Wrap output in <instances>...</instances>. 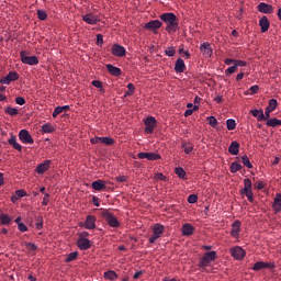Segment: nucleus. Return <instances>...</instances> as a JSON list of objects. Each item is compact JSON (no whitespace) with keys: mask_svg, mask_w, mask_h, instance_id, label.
<instances>
[{"mask_svg":"<svg viewBox=\"0 0 281 281\" xmlns=\"http://www.w3.org/2000/svg\"><path fill=\"white\" fill-rule=\"evenodd\" d=\"M229 254L234 257L235 260H243L246 255L245 249H243L240 246L231 248Z\"/></svg>","mask_w":281,"mask_h":281,"instance_id":"1a4fd4ad","label":"nucleus"},{"mask_svg":"<svg viewBox=\"0 0 281 281\" xmlns=\"http://www.w3.org/2000/svg\"><path fill=\"white\" fill-rule=\"evenodd\" d=\"M155 180L156 181H168V178L166 176H164V173L159 172L155 175Z\"/></svg>","mask_w":281,"mask_h":281,"instance_id":"3c124183","label":"nucleus"},{"mask_svg":"<svg viewBox=\"0 0 281 281\" xmlns=\"http://www.w3.org/2000/svg\"><path fill=\"white\" fill-rule=\"evenodd\" d=\"M258 10L262 13V14H271V12H273V7L271 4H267L265 2H260L258 4Z\"/></svg>","mask_w":281,"mask_h":281,"instance_id":"6ab92c4d","label":"nucleus"},{"mask_svg":"<svg viewBox=\"0 0 281 281\" xmlns=\"http://www.w3.org/2000/svg\"><path fill=\"white\" fill-rule=\"evenodd\" d=\"M49 203V193H44L42 205H47Z\"/></svg>","mask_w":281,"mask_h":281,"instance_id":"680f3d73","label":"nucleus"},{"mask_svg":"<svg viewBox=\"0 0 281 281\" xmlns=\"http://www.w3.org/2000/svg\"><path fill=\"white\" fill-rule=\"evenodd\" d=\"M228 153L231 155H238V153H240V144L236 140L232 142L228 147Z\"/></svg>","mask_w":281,"mask_h":281,"instance_id":"393cba45","label":"nucleus"},{"mask_svg":"<svg viewBox=\"0 0 281 281\" xmlns=\"http://www.w3.org/2000/svg\"><path fill=\"white\" fill-rule=\"evenodd\" d=\"M92 86L95 87V89H100L101 91H103V89H102V81L93 80L92 81Z\"/></svg>","mask_w":281,"mask_h":281,"instance_id":"13d9d810","label":"nucleus"},{"mask_svg":"<svg viewBox=\"0 0 281 281\" xmlns=\"http://www.w3.org/2000/svg\"><path fill=\"white\" fill-rule=\"evenodd\" d=\"M100 142H102V137H93L90 139L91 144H100Z\"/></svg>","mask_w":281,"mask_h":281,"instance_id":"69168bd1","label":"nucleus"},{"mask_svg":"<svg viewBox=\"0 0 281 281\" xmlns=\"http://www.w3.org/2000/svg\"><path fill=\"white\" fill-rule=\"evenodd\" d=\"M227 131H235L236 130V121L234 119H228L226 121Z\"/></svg>","mask_w":281,"mask_h":281,"instance_id":"c9c22d12","label":"nucleus"},{"mask_svg":"<svg viewBox=\"0 0 281 281\" xmlns=\"http://www.w3.org/2000/svg\"><path fill=\"white\" fill-rule=\"evenodd\" d=\"M200 52L203 54V56L205 58H212V46L210 45V43L204 42L203 44L200 45Z\"/></svg>","mask_w":281,"mask_h":281,"instance_id":"ddd939ff","label":"nucleus"},{"mask_svg":"<svg viewBox=\"0 0 281 281\" xmlns=\"http://www.w3.org/2000/svg\"><path fill=\"white\" fill-rule=\"evenodd\" d=\"M267 126H270V128H276V126H281V120H278L276 117L269 119L266 122Z\"/></svg>","mask_w":281,"mask_h":281,"instance_id":"473e14b6","label":"nucleus"},{"mask_svg":"<svg viewBox=\"0 0 281 281\" xmlns=\"http://www.w3.org/2000/svg\"><path fill=\"white\" fill-rule=\"evenodd\" d=\"M234 65H235L237 68H238V67H247V61L235 59Z\"/></svg>","mask_w":281,"mask_h":281,"instance_id":"4d7b16f0","label":"nucleus"},{"mask_svg":"<svg viewBox=\"0 0 281 281\" xmlns=\"http://www.w3.org/2000/svg\"><path fill=\"white\" fill-rule=\"evenodd\" d=\"M18 229H20L21 232H27V225L23 223H19Z\"/></svg>","mask_w":281,"mask_h":281,"instance_id":"0e129e2a","label":"nucleus"},{"mask_svg":"<svg viewBox=\"0 0 281 281\" xmlns=\"http://www.w3.org/2000/svg\"><path fill=\"white\" fill-rule=\"evenodd\" d=\"M238 68L236 67V64H234L233 66L228 67L226 70H225V74L227 76V74L232 75V74H236V70Z\"/></svg>","mask_w":281,"mask_h":281,"instance_id":"5fc2aeb1","label":"nucleus"},{"mask_svg":"<svg viewBox=\"0 0 281 281\" xmlns=\"http://www.w3.org/2000/svg\"><path fill=\"white\" fill-rule=\"evenodd\" d=\"M137 157L138 159H147V161H157V159H161L159 154L144 151L138 153Z\"/></svg>","mask_w":281,"mask_h":281,"instance_id":"9d476101","label":"nucleus"},{"mask_svg":"<svg viewBox=\"0 0 281 281\" xmlns=\"http://www.w3.org/2000/svg\"><path fill=\"white\" fill-rule=\"evenodd\" d=\"M0 223L1 225H10L12 223V217H10L8 214H0Z\"/></svg>","mask_w":281,"mask_h":281,"instance_id":"f704fd0d","label":"nucleus"},{"mask_svg":"<svg viewBox=\"0 0 281 281\" xmlns=\"http://www.w3.org/2000/svg\"><path fill=\"white\" fill-rule=\"evenodd\" d=\"M101 144H105V146H113L115 140L112 137H101Z\"/></svg>","mask_w":281,"mask_h":281,"instance_id":"4c0bfd02","label":"nucleus"},{"mask_svg":"<svg viewBox=\"0 0 281 281\" xmlns=\"http://www.w3.org/2000/svg\"><path fill=\"white\" fill-rule=\"evenodd\" d=\"M115 181H117V183H126V181H128V176H117Z\"/></svg>","mask_w":281,"mask_h":281,"instance_id":"864d4df0","label":"nucleus"},{"mask_svg":"<svg viewBox=\"0 0 281 281\" xmlns=\"http://www.w3.org/2000/svg\"><path fill=\"white\" fill-rule=\"evenodd\" d=\"M182 148L186 155H190V153H192V150L194 149V147L190 143L182 144Z\"/></svg>","mask_w":281,"mask_h":281,"instance_id":"79ce46f5","label":"nucleus"},{"mask_svg":"<svg viewBox=\"0 0 281 281\" xmlns=\"http://www.w3.org/2000/svg\"><path fill=\"white\" fill-rule=\"evenodd\" d=\"M19 139L22 144H34V138H32V134L27 130H21L19 132Z\"/></svg>","mask_w":281,"mask_h":281,"instance_id":"0eeeda50","label":"nucleus"},{"mask_svg":"<svg viewBox=\"0 0 281 281\" xmlns=\"http://www.w3.org/2000/svg\"><path fill=\"white\" fill-rule=\"evenodd\" d=\"M85 229H95V216L88 215L83 224Z\"/></svg>","mask_w":281,"mask_h":281,"instance_id":"f3484780","label":"nucleus"},{"mask_svg":"<svg viewBox=\"0 0 281 281\" xmlns=\"http://www.w3.org/2000/svg\"><path fill=\"white\" fill-rule=\"evenodd\" d=\"M194 111H199V105H194L193 109H188L184 112V117H190Z\"/></svg>","mask_w":281,"mask_h":281,"instance_id":"de8ad7c7","label":"nucleus"},{"mask_svg":"<svg viewBox=\"0 0 281 281\" xmlns=\"http://www.w3.org/2000/svg\"><path fill=\"white\" fill-rule=\"evenodd\" d=\"M63 111H65V108L56 106L53 112V117H58V115H60V113H63Z\"/></svg>","mask_w":281,"mask_h":281,"instance_id":"603ef678","label":"nucleus"},{"mask_svg":"<svg viewBox=\"0 0 281 281\" xmlns=\"http://www.w3.org/2000/svg\"><path fill=\"white\" fill-rule=\"evenodd\" d=\"M82 21H85V23H88V25H98V23H100V18L98 15L88 13L82 15Z\"/></svg>","mask_w":281,"mask_h":281,"instance_id":"f8f14e48","label":"nucleus"},{"mask_svg":"<svg viewBox=\"0 0 281 281\" xmlns=\"http://www.w3.org/2000/svg\"><path fill=\"white\" fill-rule=\"evenodd\" d=\"M231 236L238 238L240 236V221H235L232 225Z\"/></svg>","mask_w":281,"mask_h":281,"instance_id":"aec40b11","label":"nucleus"},{"mask_svg":"<svg viewBox=\"0 0 281 281\" xmlns=\"http://www.w3.org/2000/svg\"><path fill=\"white\" fill-rule=\"evenodd\" d=\"M78 258V251L70 252L67 258L66 262H74Z\"/></svg>","mask_w":281,"mask_h":281,"instance_id":"49530a36","label":"nucleus"},{"mask_svg":"<svg viewBox=\"0 0 281 281\" xmlns=\"http://www.w3.org/2000/svg\"><path fill=\"white\" fill-rule=\"evenodd\" d=\"M4 113L7 115H10L11 117H14V115H19V109L12 108V106H5Z\"/></svg>","mask_w":281,"mask_h":281,"instance_id":"72a5a7b5","label":"nucleus"},{"mask_svg":"<svg viewBox=\"0 0 281 281\" xmlns=\"http://www.w3.org/2000/svg\"><path fill=\"white\" fill-rule=\"evenodd\" d=\"M78 248L81 249V251H85L91 247V240L80 237L77 241Z\"/></svg>","mask_w":281,"mask_h":281,"instance_id":"dca6fc26","label":"nucleus"},{"mask_svg":"<svg viewBox=\"0 0 281 281\" xmlns=\"http://www.w3.org/2000/svg\"><path fill=\"white\" fill-rule=\"evenodd\" d=\"M252 117H257L258 122H265V111L262 109H254L250 111Z\"/></svg>","mask_w":281,"mask_h":281,"instance_id":"b1692460","label":"nucleus"},{"mask_svg":"<svg viewBox=\"0 0 281 281\" xmlns=\"http://www.w3.org/2000/svg\"><path fill=\"white\" fill-rule=\"evenodd\" d=\"M145 133H148L151 135V133H155V128H157V119L154 116H148L145 121Z\"/></svg>","mask_w":281,"mask_h":281,"instance_id":"20e7f679","label":"nucleus"},{"mask_svg":"<svg viewBox=\"0 0 281 281\" xmlns=\"http://www.w3.org/2000/svg\"><path fill=\"white\" fill-rule=\"evenodd\" d=\"M175 71H176L177 74H183V71H186V63L183 61V59L178 58V59L176 60Z\"/></svg>","mask_w":281,"mask_h":281,"instance_id":"5701e85b","label":"nucleus"},{"mask_svg":"<svg viewBox=\"0 0 281 281\" xmlns=\"http://www.w3.org/2000/svg\"><path fill=\"white\" fill-rule=\"evenodd\" d=\"M271 267V263L265 262V261H258L254 265L252 271H260L261 269H269Z\"/></svg>","mask_w":281,"mask_h":281,"instance_id":"cd10ccee","label":"nucleus"},{"mask_svg":"<svg viewBox=\"0 0 281 281\" xmlns=\"http://www.w3.org/2000/svg\"><path fill=\"white\" fill-rule=\"evenodd\" d=\"M15 80H19V74L11 71L4 78L0 79V85H10V82H14Z\"/></svg>","mask_w":281,"mask_h":281,"instance_id":"9b49d317","label":"nucleus"},{"mask_svg":"<svg viewBox=\"0 0 281 281\" xmlns=\"http://www.w3.org/2000/svg\"><path fill=\"white\" fill-rule=\"evenodd\" d=\"M161 25V21L159 20L149 21L145 24V30H151V32H155V30H159Z\"/></svg>","mask_w":281,"mask_h":281,"instance_id":"a211bd4d","label":"nucleus"},{"mask_svg":"<svg viewBox=\"0 0 281 281\" xmlns=\"http://www.w3.org/2000/svg\"><path fill=\"white\" fill-rule=\"evenodd\" d=\"M272 209L278 214L281 212V193H278L273 200Z\"/></svg>","mask_w":281,"mask_h":281,"instance_id":"a878e982","label":"nucleus"},{"mask_svg":"<svg viewBox=\"0 0 281 281\" xmlns=\"http://www.w3.org/2000/svg\"><path fill=\"white\" fill-rule=\"evenodd\" d=\"M9 144H10L11 146H13V148H14L15 150H19V151L23 150V147L21 146V144H19V143L16 142V136H11V137L9 138Z\"/></svg>","mask_w":281,"mask_h":281,"instance_id":"7c9ffc66","label":"nucleus"},{"mask_svg":"<svg viewBox=\"0 0 281 281\" xmlns=\"http://www.w3.org/2000/svg\"><path fill=\"white\" fill-rule=\"evenodd\" d=\"M277 106H278V100L270 99L269 100V104H268V106L266 109H268V110L273 112V111H276Z\"/></svg>","mask_w":281,"mask_h":281,"instance_id":"e433bc0d","label":"nucleus"},{"mask_svg":"<svg viewBox=\"0 0 281 281\" xmlns=\"http://www.w3.org/2000/svg\"><path fill=\"white\" fill-rule=\"evenodd\" d=\"M43 133H54L55 128L52 126V124L46 123L42 125Z\"/></svg>","mask_w":281,"mask_h":281,"instance_id":"a19ab883","label":"nucleus"},{"mask_svg":"<svg viewBox=\"0 0 281 281\" xmlns=\"http://www.w3.org/2000/svg\"><path fill=\"white\" fill-rule=\"evenodd\" d=\"M52 165V160H45L36 167L37 175H45L49 170V166Z\"/></svg>","mask_w":281,"mask_h":281,"instance_id":"2eb2a0df","label":"nucleus"},{"mask_svg":"<svg viewBox=\"0 0 281 281\" xmlns=\"http://www.w3.org/2000/svg\"><path fill=\"white\" fill-rule=\"evenodd\" d=\"M215 260H216V251L213 250V251L205 252L199 262V267L204 269V267H207L210 262H214Z\"/></svg>","mask_w":281,"mask_h":281,"instance_id":"7ed1b4c3","label":"nucleus"},{"mask_svg":"<svg viewBox=\"0 0 281 281\" xmlns=\"http://www.w3.org/2000/svg\"><path fill=\"white\" fill-rule=\"evenodd\" d=\"M196 201H199V195L191 194L188 196V203H196Z\"/></svg>","mask_w":281,"mask_h":281,"instance_id":"6e6d98bb","label":"nucleus"},{"mask_svg":"<svg viewBox=\"0 0 281 281\" xmlns=\"http://www.w3.org/2000/svg\"><path fill=\"white\" fill-rule=\"evenodd\" d=\"M160 19L166 23V32H168V34H172L179 30V21L175 13H164L160 15Z\"/></svg>","mask_w":281,"mask_h":281,"instance_id":"f257e3e1","label":"nucleus"},{"mask_svg":"<svg viewBox=\"0 0 281 281\" xmlns=\"http://www.w3.org/2000/svg\"><path fill=\"white\" fill-rule=\"evenodd\" d=\"M252 183L251 179H244V188L240 190V194L246 196L250 203H254V191L251 190Z\"/></svg>","mask_w":281,"mask_h":281,"instance_id":"f03ea898","label":"nucleus"},{"mask_svg":"<svg viewBox=\"0 0 281 281\" xmlns=\"http://www.w3.org/2000/svg\"><path fill=\"white\" fill-rule=\"evenodd\" d=\"M37 16H38L40 21H45L47 19V13L44 10H38Z\"/></svg>","mask_w":281,"mask_h":281,"instance_id":"8fccbe9b","label":"nucleus"},{"mask_svg":"<svg viewBox=\"0 0 281 281\" xmlns=\"http://www.w3.org/2000/svg\"><path fill=\"white\" fill-rule=\"evenodd\" d=\"M241 160L244 166H246V168H249V169L254 168V165H251V161H249V157L247 155H244L241 157Z\"/></svg>","mask_w":281,"mask_h":281,"instance_id":"37998d69","label":"nucleus"},{"mask_svg":"<svg viewBox=\"0 0 281 281\" xmlns=\"http://www.w3.org/2000/svg\"><path fill=\"white\" fill-rule=\"evenodd\" d=\"M92 188L100 192V190H104L106 188V183L103 180H95L92 182Z\"/></svg>","mask_w":281,"mask_h":281,"instance_id":"c85d7f7f","label":"nucleus"},{"mask_svg":"<svg viewBox=\"0 0 281 281\" xmlns=\"http://www.w3.org/2000/svg\"><path fill=\"white\" fill-rule=\"evenodd\" d=\"M153 236L149 238V243L153 245L158 240V238H161V234H164V225L156 224L153 228Z\"/></svg>","mask_w":281,"mask_h":281,"instance_id":"39448f33","label":"nucleus"},{"mask_svg":"<svg viewBox=\"0 0 281 281\" xmlns=\"http://www.w3.org/2000/svg\"><path fill=\"white\" fill-rule=\"evenodd\" d=\"M259 89L260 87L256 85V86H251L249 91H251V93H258Z\"/></svg>","mask_w":281,"mask_h":281,"instance_id":"774afa93","label":"nucleus"},{"mask_svg":"<svg viewBox=\"0 0 281 281\" xmlns=\"http://www.w3.org/2000/svg\"><path fill=\"white\" fill-rule=\"evenodd\" d=\"M106 69L109 71V74H111V76H115V77L122 76V69H120L111 64L106 65Z\"/></svg>","mask_w":281,"mask_h":281,"instance_id":"bb28decb","label":"nucleus"},{"mask_svg":"<svg viewBox=\"0 0 281 281\" xmlns=\"http://www.w3.org/2000/svg\"><path fill=\"white\" fill-rule=\"evenodd\" d=\"M166 56H169L170 58H172V56H175V54H177V49H175V47L169 46L166 48L165 50Z\"/></svg>","mask_w":281,"mask_h":281,"instance_id":"a18cd8bd","label":"nucleus"},{"mask_svg":"<svg viewBox=\"0 0 281 281\" xmlns=\"http://www.w3.org/2000/svg\"><path fill=\"white\" fill-rule=\"evenodd\" d=\"M255 188H256L257 190H262V188H265V182H262V181L257 182V183L255 184Z\"/></svg>","mask_w":281,"mask_h":281,"instance_id":"338daca9","label":"nucleus"},{"mask_svg":"<svg viewBox=\"0 0 281 281\" xmlns=\"http://www.w3.org/2000/svg\"><path fill=\"white\" fill-rule=\"evenodd\" d=\"M15 194L19 199H23V196H27V193L24 190H16Z\"/></svg>","mask_w":281,"mask_h":281,"instance_id":"bf43d9fd","label":"nucleus"},{"mask_svg":"<svg viewBox=\"0 0 281 281\" xmlns=\"http://www.w3.org/2000/svg\"><path fill=\"white\" fill-rule=\"evenodd\" d=\"M104 43V36L102 34L97 35V45H102Z\"/></svg>","mask_w":281,"mask_h":281,"instance_id":"e2e57ef3","label":"nucleus"},{"mask_svg":"<svg viewBox=\"0 0 281 281\" xmlns=\"http://www.w3.org/2000/svg\"><path fill=\"white\" fill-rule=\"evenodd\" d=\"M135 93V86L133 83L127 85V91L125 92V95H133Z\"/></svg>","mask_w":281,"mask_h":281,"instance_id":"09e8293b","label":"nucleus"},{"mask_svg":"<svg viewBox=\"0 0 281 281\" xmlns=\"http://www.w3.org/2000/svg\"><path fill=\"white\" fill-rule=\"evenodd\" d=\"M111 54H113V56H116V58H122L126 56V48H124V46L120 44H113L111 47Z\"/></svg>","mask_w":281,"mask_h":281,"instance_id":"6e6552de","label":"nucleus"},{"mask_svg":"<svg viewBox=\"0 0 281 281\" xmlns=\"http://www.w3.org/2000/svg\"><path fill=\"white\" fill-rule=\"evenodd\" d=\"M103 215L110 227H120V222H117V218L113 214L105 212Z\"/></svg>","mask_w":281,"mask_h":281,"instance_id":"4468645a","label":"nucleus"},{"mask_svg":"<svg viewBox=\"0 0 281 281\" xmlns=\"http://www.w3.org/2000/svg\"><path fill=\"white\" fill-rule=\"evenodd\" d=\"M175 173L177 175V177H179V179H186V170H183V168H176Z\"/></svg>","mask_w":281,"mask_h":281,"instance_id":"58836bf2","label":"nucleus"},{"mask_svg":"<svg viewBox=\"0 0 281 281\" xmlns=\"http://www.w3.org/2000/svg\"><path fill=\"white\" fill-rule=\"evenodd\" d=\"M15 103L19 104L20 106H23V104H25V98L23 97H18L15 99Z\"/></svg>","mask_w":281,"mask_h":281,"instance_id":"052dcab7","label":"nucleus"},{"mask_svg":"<svg viewBox=\"0 0 281 281\" xmlns=\"http://www.w3.org/2000/svg\"><path fill=\"white\" fill-rule=\"evenodd\" d=\"M182 236H192V234H194V226H192V224H183L182 228Z\"/></svg>","mask_w":281,"mask_h":281,"instance_id":"412c9836","label":"nucleus"},{"mask_svg":"<svg viewBox=\"0 0 281 281\" xmlns=\"http://www.w3.org/2000/svg\"><path fill=\"white\" fill-rule=\"evenodd\" d=\"M206 120L212 128H216V126H218V120H216L214 116H209Z\"/></svg>","mask_w":281,"mask_h":281,"instance_id":"c03bdc74","label":"nucleus"},{"mask_svg":"<svg viewBox=\"0 0 281 281\" xmlns=\"http://www.w3.org/2000/svg\"><path fill=\"white\" fill-rule=\"evenodd\" d=\"M22 247H25L27 251L34 252L36 249H38V246H36L34 243H27V241H21Z\"/></svg>","mask_w":281,"mask_h":281,"instance_id":"2f4dec72","label":"nucleus"},{"mask_svg":"<svg viewBox=\"0 0 281 281\" xmlns=\"http://www.w3.org/2000/svg\"><path fill=\"white\" fill-rule=\"evenodd\" d=\"M20 56L23 65H30V66L38 65V57L36 56H27L25 52H21Z\"/></svg>","mask_w":281,"mask_h":281,"instance_id":"423d86ee","label":"nucleus"},{"mask_svg":"<svg viewBox=\"0 0 281 281\" xmlns=\"http://www.w3.org/2000/svg\"><path fill=\"white\" fill-rule=\"evenodd\" d=\"M259 25L261 27V32H269V27H270V23H269V19L267 18V15H263L260 20H259Z\"/></svg>","mask_w":281,"mask_h":281,"instance_id":"4be33fe9","label":"nucleus"},{"mask_svg":"<svg viewBox=\"0 0 281 281\" xmlns=\"http://www.w3.org/2000/svg\"><path fill=\"white\" fill-rule=\"evenodd\" d=\"M239 170H243V165L238 162H232L231 172H238Z\"/></svg>","mask_w":281,"mask_h":281,"instance_id":"ea45409f","label":"nucleus"},{"mask_svg":"<svg viewBox=\"0 0 281 281\" xmlns=\"http://www.w3.org/2000/svg\"><path fill=\"white\" fill-rule=\"evenodd\" d=\"M103 278L104 280L115 281L117 280L119 276L115 273L114 270H108L103 273Z\"/></svg>","mask_w":281,"mask_h":281,"instance_id":"c756f323","label":"nucleus"}]
</instances>
